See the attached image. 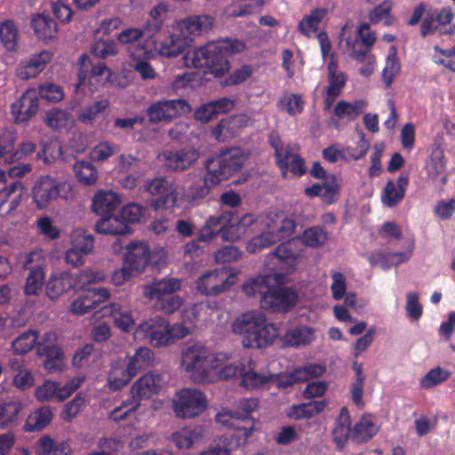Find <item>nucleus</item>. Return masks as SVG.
Returning a JSON list of instances; mask_svg holds the SVG:
<instances>
[{"label": "nucleus", "mask_w": 455, "mask_h": 455, "mask_svg": "<svg viewBox=\"0 0 455 455\" xmlns=\"http://www.w3.org/2000/svg\"><path fill=\"white\" fill-rule=\"evenodd\" d=\"M245 48L244 42L226 38L188 51L184 63L188 68H206L214 76L222 77L230 71V57L243 52Z\"/></svg>", "instance_id": "1"}, {"label": "nucleus", "mask_w": 455, "mask_h": 455, "mask_svg": "<svg viewBox=\"0 0 455 455\" xmlns=\"http://www.w3.org/2000/svg\"><path fill=\"white\" fill-rule=\"evenodd\" d=\"M283 276L278 274L259 275L243 285L247 296H259L260 307L271 313H284L298 302V294L288 287H279Z\"/></svg>", "instance_id": "2"}, {"label": "nucleus", "mask_w": 455, "mask_h": 455, "mask_svg": "<svg viewBox=\"0 0 455 455\" xmlns=\"http://www.w3.org/2000/svg\"><path fill=\"white\" fill-rule=\"evenodd\" d=\"M244 157L238 148L222 151L220 154L208 158L204 162L207 174L202 182L188 188L186 197L189 201L204 198L210 194L212 186L229 179L242 169Z\"/></svg>", "instance_id": "3"}, {"label": "nucleus", "mask_w": 455, "mask_h": 455, "mask_svg": "<svg viewBox=\"0 0 455 455\" xmlns=\"http://www.w3.org/2000/svg\"><path fill=\"white\" fill-rule=\"evenodd\" d=\"M232 331L243 336L244 347H266L278 335L275 326L267 323L265 315L259 311H248L239 315L232 324Z\"/></svg>", "instance_id": "4"}, {"label": "nucleus", "mask_w": 455, "mask_h": 455, "mask_svg": "<svg viewBox=\"0 0 455 455\" xmlns=\"http://www.w3.org/2000/svg\"><path fill=\"white\" fill-rule=\"evenodd\" d=\"M220 359L198 342H188L181 350V366L184 370H252L254 362L250 357L243 358L238 365L222 366Z\"/></svg>", "instance_id": "5"}, {"label": "nucleus", "mask_w": 455, "mask_h": 455, "mask_svg": "<svg viewBox=\"0 0 455 455\" xmlns=\"http://www.w3.org/2000/svg\"><path fill=\"white\" fill-rule=\"evenodd\" d=\"M258 406L259 401L256 398L241 399L238 402V411L220 412L216 415V420L227 427L242 431L247 439L255 431V420L251 414Z\"/></svg>", "instance_id": "6"}, {"label": "nucleus", "mask_w": 455, "mask_h": 455, "mask_svg": "<svg viewBox=\"0 0 455 455\" xmlns=\"http://www.w3.org/2000/svg\"><path fill=\"white\" fill-rule=\"evenodd\" d=\"M65 201L75 199V194L70 184L60 183L50 176L38 179L32 188V197L38 209L47 208L58 197Z\"/></svg>", "instance_id": "7"}, {"label": "nucleus", "mask_w": 455, "mask_h": 455, "mask_svg": "<svg viewBox=\"0 0 455 455\" xmlns=\"http://www.w3.org/2000/svg\"><path fill=\"white\" fill-rule=\"evenodd\" d=\"M207 406L206 396L196 389H181L173 399V411L180 419L198 417L206 410Z\"/></svg>", "instance_id": "8"}, {"label": "nucleus", "mask_w": 455, "mask_h": 455, "mask_svg": "<svg viewBox=\"0 0 455 455\" xmlns=\"http://www.w3.org/2000/svg\"><path fill=\"white\" fill-rule=\"evenodd\" d=\"M144 191L152 196L157 197L152 200L150 206L155 211L172 207L178 201V193L173 181L166 177H156L148 179L143 184Z\"/></svg>", "instance_id": "9"}, {"label": "nucleus", "mask_w": 455, "mask_h": 455, "mask_svg": "<svg viewBox=\"0 0 455 455\" xmlns=\"http://www.w3.org/2000/svg\"><path fill=\"white\" fill-rule=\"evenodd\" d=\"M200 156L199 149L187 146L179 149L166 150L160 157L166 171L184 172L197 164Z\"/></svg>", "instance_id": "10"}, {"label": "nucleus", "mask_w": 455, "mask_h": 455, "mask_svg": "<svg viewBox=\"0 0 455 455\" xmlns=\"http://www.w3.org/2000/svg\"><path fill=\"white\" fill-rule=\"evenodd\" d=\"M135 336L138 339H148L153 347H164L172 341L170 324L159 316L140 323L135 331Z\"/></svg>", "instance_id": "11"}, {"label": "nucleus", "mask_w": 455, "mask_h": 455, "mask_svg": "<svg viewBox=\"0 0 455 455\" xmlns=\"http://www.w3.org/2000/svg\"><path fill=\"white\" fill-rule=\"evenodd\" d=\"M84 378H73L65 385L46 380L36 389L35 395L40 402H61L69 397L83 383Z\"/></svg>", "instance_id": "12"}, {"label": "nucleus", "mask_w": 455, "mask_h": 455, "mask_svg": "<svg viewBox=\"0 0 455 455\" xmlns=\"http://www.w3.org/2000/svg\"><path fill=\"white\" fill-rule=\"evenodd\" d=\"M124 264L132 271L142 272L151 259V250L142 241H132L125 247Z\"/></svg>", "instance_id": "13"}, {"label": "nucleus", "mask_w": 455, "mask_h": 455, "mask_svg": "<svg viewBox=\"0 0 455 455\" xmlns=\"http://www.w3.org/2000/svg\"><path fill=\"white\" fill-rule=\"evenodd\" d=\"M181 289V280L176 277L153 278L142 286L143 296L150 300L172 295Z\"/></svg>", "instance_id": "14"}, {"label": "nucleus", "mask_w": 455, "mask_h": 455, "mask_svg": "<svg viewBox=\"0 0 455 455\" xmlns=\"http://www.w3.org/2000/svg\"><path fill=\"white\" fill-rule=\"evenodd\" d=\"M197 290L206 296H217L229 288L228 273L224 270L211 271L197 281Z\"/></svg>", "instance_id": "15"}, {"label": "nucleus", "mask_w": 455, "mask_h": 455, "mask_svg": "<svg viewBox=\"0 0 455 455\" xmlns=\"http://www.w3.org/2000/svg\"><path fill=\"white\" fill-rule=\"evenodd\" d=\"M249 118L245 115H235L222 119L212 128L213 137L220 142L228 141L238 135L241 129L246 127Z\"/></svg>", "instance_id": "16"}, {"label": "nucleus", "mask_w": 455, "mask_h": 455, "mask_svg": "<svg viewBox=\"0 0 455 455\" xmlns=\"http://www.w3.org/2000/svg\"><path fill=\"white\" fill-rule=\"evenodd\" d=\"M38 111V98L35 89L27 90L12 105V113L15 123H26Z\"/></svg>", "instance_id": "17"}, {"label": "nucleus", "mask_w": 455, "mask_h": 455, "mask_svg": "<svg viewBox=\"0 0 455 455\" xmlns=\"http://www.w3.org/2000/svg\"><path fill=\"white\" fill-rule=\"evenodd\" d=\"M340 190V186L334 175H329L322 183H315L311 187L305 188V194L309 197L319 196L328 204H333Z\"/></svg>", "instance_id": "18"}, {"label": "nucleus", "mask_w": 455, "mask_h": 455, "mask_svg": "<svg viewBox=\"0 0 455 455\" xmlns=\"http://www.w3.org/2000/svg\"><path fill=\"white\" fill-rule=\"evenodd\" d=\"M234 106V103L228 98H220L219 100H211L201 105L194 113L196 120L206 124L216 118L219 114L227 113Z\"/></svg>", "instance_id": "19"}, {"label": "nucleus", "mask_w": 455, "mask_h": 455, "mask_svg": "<svg viewBox=\"0 0 455 455\" xmlns=\"http://www.w3.org/2000/svg\"><path fill=\"white\" fill-rule=\"evenodd\" d=\"M36 354L43 358V365L46 370H61L64 367L65 355L62 349L56 345L38 343Z\"/></svg>", "instance_id": "20"}, {"label": "nucleus", "mask_w": 455, "mask_h": 455, "mask_svg": "<svg viewBox=\"0 0 455 455\" xmlns=\"http://www.w3.org/2000/svg\"><path fill=\"white\" fill-rule=\"evenodd\" d=\"M408 184L409 178L405 175H401L395 182L388 180L381 196L382 203L387 207L395 206L404 197Z\"/></svg>", "instance_id": "21"}, {"label": "nucleus", "mask_w": 455, "mask_h": 455, "mask_svg": "<svg viewBox=\"0 0 455 455\" xmlns=\"http://www.w3.org/2000/svg\"><path fill=\"white\" fill-rule=\"evenodd\" d=\"M121 204L117 194L112 191H99L92 198V211L98 215L104 216L113 214Z\"/></svg>", "instance_id": "22"}, {"label": "nucleus", "mask_w": 455, "mask_h": 455, "mask_svg": "<svg viewBox=\"0 0 455 455\" xmlns=\"http://www.w3.org/2000/svg\"><path fill=\"white\" fill-rule=\"evenodd\" d=\"M158 377V374L154 375L153 371H148L132 385V392L140 398L151 397L161 389Z\"/></svg>", "instance_id": "23"}, {"label": "nucleus", "mask_w": 455, "mask_h": 455, "mask_svg": "<svg viewBox=\"0 0 455 455\" xmlns=\"http://www.w3.org/2000/svg\"><path fill=\"white\" fill-rule=\"evenodd\" d=\"M72 287L73 282L70 274L63 272L59 275L50 277L45 285V293L52 300H56Z\"/></svg>", "instance_id": "24"}, {"label": "nucleus", "mask_w": 455, "mask_h": 455, "mask_svg": "<svg viewBox=\"0 0 455 455\" xmlns=\"http://www.w3.org/2000/svg\"><path fill=\"white\" fill-rule=\"evenodd\" d=\"M31 26L37 37L44 41L54 39L58 33L57 23L48 15L37 14L33 17Z\"/></svg>", "instance_id": "25"}, {"label": "nucleus", "mask_w": 455, "mask_h": 455, "mask_svg": "<svg viewBox=\"0 0 455 455\" xmlns=\"http://www.w3.org/2000/svg\"><path fill=\"white\" fill-rule=\"evenodd\" d=\"M378 431L379 427L373 422L371 416L365 414L354 426L352 439L357 443H364L372 438Z\"/></svg>", "instance_id": "26"}, {"label": "nucleus", "mask_w": 455, "mask_h": 455, "mask_svg": "<svg viewBox=\"0 0 455 455\" xmlns=\"http://www.w3.org/2000/svg\"><path fill=\"white\" fill-rule=\"evenodd\" d=\"M352 431L349 411L347 407H343L332 429L334 442L338 444H343L348 437L352 438Z\"/></svg>", "instance_id": "27"}, {"label": "nucleus", "mask_w": 455, "mask_h": 455, "mask_svg": "<svg viewBox=\"0 0 455 455\" xmlns=\"http://www.w3.org/2000/svg\"><path fill=\"white\" fill-rule=\"evenodd\" d=\"M213 25V19L209 15H192L180 22L182 32L200 34L207 31Z\"/></svg>", "instance_id": "28"}, {"label": "nucleus", "mask_w": 455, "mask_h": 455, "mask_svg": "<svg viewBox=\"0 0 455 455\" xmlns=\"http://www.w3.org/2000/svg\"><path fill=\"white\" fill-rule=\"evenodd\" d=\"M52 411L50 407L44 406L32 412L23 427L28 433L44 429L52 420Z\"/></svg>", "instance_id": "29"}, {"label": "nucleus", "mask_w": 455, "mask_h": 455, "mask_svg": "<svg viewBox=\"0 0 455 455\" xmlns=\"http://www.w3.org/2000/svg\"><path fill=\"white\" fill-rule=\"evenodd\" d=\"M192 39L180 35H171L161 45V54L168 58L176 57L181 54L185 48L189 46Z\"/></svg>", "instance_id": "30"}, {"label": "nucleus", "mask_w": 455, "mask_h": 455, "mask_svg": "<svg viewBox=\"0 0 455 455\" xmlns=\"http://www.w3.org/2000/svg\"><path fill=\"white\" fill-rule=\"evenodd\" d=\"M39 455H69V446L67 443L55 442L48 435L42 436L36 443Z\"/></svg>", "instance_id": "31"}, {"label": "nucleus", "mask_w": 455, "mask_h": 455, "mask_svg": "<svg viewBox=\"0 0 455 455\" xmlns=\"http://www.w3.org/2000/svg\"><path fill=\"white\" fill-rule=\"evenodd\" d=\"M299 242L292 239L281 243L274 251L273 255L279 259L282 262L293 267L296 265L297 259L299 256L298 249Z\"/></svg>", "instance_id": "32"}, {"label": "nucleus", "mask_w": 455, "mask_h": 455, "mask_svg": "<svg viewBox=\"0 0 455 455\" xmlns=\"http://www.w3.org/2000/svg\"><path fill=\"white\" fill-rule=\"evenodd\" d=\"M22 409V403L16 401L0 403V428L16 424Z\"/></svg>", "instance_id": "33"}, {"label": "nucleus", "mask_w": 455, "mask_h": 455, "mask_svg": "<svg viewBox=\"0 0 455 455\" xmlns=\"http://www.w3.org/2000/svg\"><path fill=\"white\" fill-rule=\"evenodd\" d=\"M109 109L108 100H100L82 108L78 113V120L84 124H92L94 120L100 117Z\"/></svg>", "instance_id": "34"}, {"label": "nucleus", "mask_w": 455, "mask_h": 455, "mask_svg": "<svg viewBox=\"0 0 455 455\" xmlns=\"http://www.w3.org/2000/svg\"><path fill=\"white\" fill-rule=\"evenodd\" d=\"M44 273L41 266L36 265L30 268L24 286L26 296H36L43 288Z\"/></svg>", "instance_id": "35"}, {"label": "nucleus", "mask_w": 455, "mask_h": 455, "mask_svg": "<svg viewBox=\"0 0 455 455\" xmlns=\"http://www.w3.org/2000/svg\"><path fill=\"white\" fill-rule=\"evenodd\" d=\"M43 120L49 128L59 131L68 127L71 121V116L65 110L52 108L44 114Z\"/></svg>", "instance_id": "36"}, {"label": "nucleus", "mask_w": 455, "mask_h": 455, "mask_svg": "<svg viewBox=\"0 0 455 455\" xmlns=\"http://www.w3.org/2000/svg\"><path fill=\"white\" fill-rule=\"evenodd\" d=\"M314 338V332L308 327H298L286 332L284 336V343L292 346L299 347L309 344Z\"/></svg>", "instance_id": "37"}, {"label": "nucleus", "mask_w": 455, "mask_h": 455, "mask_svg": "<svg viewBox=\"0 0 455 455\" xmlns=\"http://www.w3.org/2000/svg\"><path fill=\"white\" fill-rule=\"evenodd\" d=\"M0 41L8 51L14 52L18 45V28L13 21L0 23Z\"/></svg>", "instance_id": "38"}, {"label": "nucleus", "mask_w": 455, "mask_h": 455, "mask_svg": "<svg viewBox=\"0 0 455 455\" xmlns=\"http://www.w3.org/2000/svg\"><path fill=\"white\" fill-rule=\"evenodd\" d=\"M74 172L78 180L86 186L94 185L98 180V172L94 165L87 161L77 162L74 165Z\"/></svg>", "instance_id": "39"}, {"label": "nucleus", "mask_w": 455, "mask_h": 455, "mask_svg": "<svg viewBox=\"0 0 455 455\" xmlns=\"http://www.w3.org/2000/svg\"><path fill=\"white\" fill-rule=\"evenodd\" d=\"M38 332L35 330H28L18 336L12 342V347L16 355H25L29 352L36 344Z\"/></svg>", "instance_id": "40"}, {"label": "nucleus", "mask_w": 455, "mask_h": 455, "mask_svg": "<svg viewBox=\"0 0 455 455\" xmlns=\"http://www.w3.org/2000/svg\"><path fill=\"white\" fill-rule=\"evenodd\" d=\"M202 437L201 430L197 428H183L172 435V440L179 449H189Z\"/></svg>", "instance_id": "41"}, {"label": "nucleus", "mask_w": 455, "mask_h": 455, "mask_svg": "<svg viewBox=\"0 0 455 455\" xmlns=\"http://www.w3.org/2000/svg\"><path fill=\"white\" fill-rule=\"evenodd\" d=\"M328 80L330 84L326 91L331 92L334 96H339L346 84V76L344 73H338V62L333 58L328 65Z\"/></svg>", "instance_id": "42"}, {"label": "nucleus", "mask_w": 455, "mask_h": 455, "mask_svg": "<svg viewBox=\"0 0 455 455\" xmlns=\"http://www.w3.org/2000/svg\"><path fill=\"white\" fill-rule=\"evenodd\" d=\"M236 371H191V380L199 385L216 383L220 380H227L235 375Z\"/></svg>", "instance_id": "43"}, {"label": "nucleus", "mask_w": 455, "mask_h": 455, "mask_svg": "<svg viewBox=\"0 0 455 455\" xmlns=\"http://www.w3.org/2000/svg\"><path fill=\"white\" fill-rule=\"evenodd\" d=\"M154 356L148 347H140L132 358H131L126 370H143L154 366Z\"/></svg>", "instance_id": "44"}, {"label": "nucleus", "mask_w": 455, "mask_h": 455, "mask_svg": "<svg viewBox=\"0 0 455 455\" xmlns=\"http://www.w3.org/2000/svg\"><path fill=\"white\" fill-rule=\"evenodd\" d=\"M365 378L364 371H355V375L350 384L351 399L358 409H363L365 405L363 399Z\"/></svg>", "instance_id": "45"}, {"label": "nucleus", "mask_w": 455, "mask_h": 455, "mask_svg": "<svg viewBox=\"0 0 455 455\" xmlns=\"http://www.w3.org/2000/svg\"><path fill=\"white\" fill-rule=\"evenodd\" d=\"M148 121L151 124H157L162 121H171L172 116L167 100L157 101L148 108Z\"/></svg>", "instance_id": "46"}, {"label": "nucleus", "mask_w": 455, "mask_h": 455, "mask_svg": "<svg viewBox=\"0 0 455 455\" xmlns=\"http://www.w3.org/2000/svg\"><path fill=\"white\" fill-rule=\"evenodd\" d=\"M318 371H286L280 372L276 375L275 381L278 387L287 388L294 384L307 380L310 373H317Z\"/></svg>", "instance_id": "47"}, {"label": "nucleus", "mask_w": 455, "mask_h": 455, "mask_svg": "<svg viewBox=\"0 0 455 455\" xmlns=\"http://www.w3.org/2000/svg\"><path fill=\"white\" fill-rule=\"evenodd\" d=\"M390 50L391 53L387 59V65L382 72L383 81L387 87L391 85L394 78L399 74L401 69L400 62L396 57V47L392 46Z\"/></svg>", "instance_id": "48"}, {"label": "nucleus", "mask_w": 455, "mask_h": 455, "mask_svg": "<svg viewBox=\"0 0 455 455\" xmlns=\"http://www.w3.org/2000/svg\"><path fill=\"white\" fill-rule=\"evenodd\" d=\"M217 235H220L222 240H230V241H235V240H238L241 238V233L229 235L228 230L227 231V230H221V229H213L210 226H208L206 223L200 229L197 238H198V241H201L204 243H209Z\"/></svg>", "instance_id": "49"}, {"label": "nucleus", "mask_w": 455, "mask_h": 455, "mask_svg": "<svg viewBox=\"0 0 455 455\" xmlns=\"http://www.w3.org/2000/svg\"><path fill=\"white\" fill-rule=\"evenodd\" d=\"M91 52L102 60L115 56L117 53L116 44L112 40H98L92 44Z\"/></svg>", "instance_id": "50"}, {"label": "nucleus", "mask_w": 455, "mask_h": 455, "mask_svg": "<svg viewBox=\"0 0 455 455\" xmlns=\"http://www.w3.org/2000/svg\"><path fill=\"white\" fill-rule=\"evenodd\" d=\"M240 385L246 389H253L263 386L271 375L260 374L258 371H241Z\"/></svg>", "instance_id": "51"}, {"label": "nucleus", "mask_w": 455, "mask_h": 455, "mask_svg": "<svg viewBox=\"0 0 455 455\" xmlns=\"http://www.w3.org/2000/svg\"><path fill=\"white\" fill-rule=\"evenodd\" d=\"M183 299L178 295H169L159 299L155 303V308L164 314L169 315L177 311L182 305Z\"/></svg>", "instance_id": "52"}, {"label": "nucleus", "mask_w": 455, "mask_h": 455, "mask_svg": "<svg viewBox=\"0 0 455 455\" xmlns=\"http://www.w3.org/2000/svg\"><path fill=\"white\" fill-rule=\"evenodd\" d=\"M327 240V234L321 227H315L304 231L303 243L311 247L323 245Z\"/></svg>", "instance_id": "53"}, {"label": "nucleus", "mask_w": 455, "mask_h": 455, "mask_svg": "<svg viewBox=\"0 0 455 455\" xmlns=\"http://www.w3.org/2000/svg\"><path fill=\"white\" fill-rule=\"evenodd\" d=\"M109 309L116 326L122 331H128L133 324L130 313L128 311H121L120 307L116 304H111Z\"/></svg>", "instance_id": "54"}, {"label": "nucleus", "mask_w": 455, "mask_h": 455, "mask_svg": "<svg viewBox=\"0 0 455 455\" xmlns=\"http://www.w3.org/2000/svg\"><path fill=\"white\" fill-rule=\"evenodd\" d=\"M365 105L363 101H358L354 104L346 101H339L335 107V115L339 118H355L361 113V108Z\"/></svg>", "instance_id": "55"}, {"label": "nucleus", "mask_w": 455, "mask_h": 455, "mask_svg": "<svg viewBox=\"0 0 455 455\" xmlns=\"http://www.w3.org/2000/svg\"><path fill=\"white\" fill-rule=\"evenodd\" d=\"M40 97L48 102H59L64 97V92L60 86L47 83L41 84L38 88Z\"/></svg>", "instance_id": "56"}, {"label": "nucleus", "mask_w": 455, "mask_h": 455, "mask_svg": "<svg viewBox=\"0 0 455 455\" xmlns=\"http://www.w3.org/2000/svg\"><path fill=\"white\" fill-rule=\"evenodd\" d=\"M85 403V398L81 394L76 395L70 402H68L61 413V418L67 421H71L80 412L82 407Z\"/></svg>", "instance_id": "57"}, {"label": "nucleus", "mask_w": 455, "mask_h": 455, "mask_svg": "<svg viewBox=\"0 0 455 455\" xmlns=\"http://www.w3.org/2000/svg\"><path fill=\"white\" fill-rule=\"evenodd\" d=\"M205 223L213 229L228 230L229 235H235L232 233V211L225 212L219 216H212Z\"/></svg>", "instance_id": "58"}, {"label": "nucleus", "mask_w": 455, "mask_h": 455, "mask_svg": "<svg viewBox=\"0 0 455 455\" xmlns=\"http://www.w3.org/2000/svg\"><path fill=\"white\" fill-rule=\"evenodd\" d=\"M16 136L13 132L4 131L0 132V158L4 157L5 162L10 163L9 156L13 154Z\"/></svg>", "instance_id": "59"}, {"label": "nucleus", "mask_w": 455, "mask_h": 455, "mask_svg": "<svg viewBox=\"0 0 455 455\" xmlns=\"http://www.w3.org/2000/svg\"><path fill=\"white\" fill-rule=\"evenodd\" d=\"M451 373V371H427L421 379L420 386L426 389L432 388L449 379Z\"/></svg>", "instance_id": "60"}, {"label": "nucleus", "mask_w": 455, "mask_h": 455, "mask_svg": "<svg viewBox=\"0 0 455 455\" xmlns=\"http://www.w3.org/2000/svg\"><path fill=\"white\" fill-rule=\"evenodd\" d=\"M256 219L252 214H244L243 217H239L232 211V233L239 234L241 236L245 233L247 228L251 227Z\"/></svg>", "instance_id": "61"}, {"label": "nucleus", "mask_w": 455, "mask_h": 455, "mask_svg": "<svg viewBox=\"0 0 455 455\" xmlns=\"http://www.w3.org/2000/svg\"><path fill=\"white\" fill-rule=\"evenodd\" d=\"M406 311L408 315L414 321H418L422 315V307L419 302V294L410 292L407 295Z\"/></svg>", "instance_id": "62"}, {"label": "nucleus", "mask_w": 455, "mask_h": 455, "mask_svg": "<svg viewBox=\"0 0 455 455\" xmlns=\"http://www.w3.org/2000/svg\"><path fill=\"white\" fill-rule=\"evenodd\" d=\"M119 214L127 225L128 223L137 222L142 214V207L138 204H129L122 208Z\"/></svg>", "instance_id": "63"}, {"label": "nucleus", "mask_w": 455, "mask_h": 455, "mask_svg": "<svg viewBox=\"0 0 455 455\" xmlns=\"http://www.w3.org/2000/svg\"><path fill=\"white\" fill-rule=\"evenodd\" d=\"M241 256V251L237 247L229 245L225 246L215 253V259L218 263H228L237 260Z\"/></svg>", "instance_id": "64"}]
</instances>
